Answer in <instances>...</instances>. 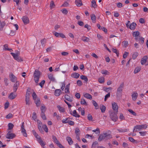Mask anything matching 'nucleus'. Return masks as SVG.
<instances>
[{"label":"nucleus","mask_w":148,"mask_h":148,"mask_svg":"<svg viewBox=\"0 0 148 148\" xmlns=\"http://www.w3.org/2000/svg\"><path fill=\"white\" fill-rule=\"evenodd\" d=\"M61 92L62 91L60 89H57L55 91V95L56 96H59Z\"/></svg>","instance_id":"18"},{"label":"nucleus","mask_w":148,"mask_h":148,"mask_svg":"<svg viewBox=\"0 0 148 148\" xmlns=\"http://www.w3.org/2000/svg\"><path fill=\"white\" fill-rule=\"evenodd\" d=\"M70 114L75 117H80V115L77 114L76 111L75 110L73 111V113L71 112Z\"/></svg>","instance_id":"22"},{"label":"nucleus","mask_w":148,"mask_h":148,"mask_svg":"<svg viewBox=\"0 0 148 148\" xmlns=\"http://www.w3.org/2000/svg\"><path fill=\"white\" fill-rule=\"evenodd\" d=\"M32 96L34 100H35L37 98L36 97L37 95L35 92H34L32 95Z\"/></svg>","instance_id":"58"},{"label":"nucleus","mask_w":148,"mask_h":148,"mask_svg":"<svg viewBox=\"0 0 148 148\" xmlns=\"http://www.w3.org/2000/svg\"><path fill=\"white\" fill-rule=\"evenodd\" d=\"M62 13L65 14H66L68 13V11L66 9H63L61 10Z\"/></svg>","instance_id":"64"},{"label":"nucleus","mask_w":148,"mask_h":148,"mask_svg":"<svg viewBox=\"0 0 148 148\" xmlns=\"http://www.w3.org/2000/svg\"><path fill=\"white\" fill-rule=\"evenodd\" d=\"M147 59V56H144L141 60V64L142 65L144 64L146 62Z\"/></svg>","instance_id":"15"},{"label":"nucleus","mask_w":148,"mask_h":148,"mask_svg":"<svg viewBox=\"0 0 148 148\" xmlns=\"http://www.w3.org/2000/svg\"><path fill=\"white\" fill-rule=\"evenodd\" d=\"M38 142L40 144V145L42 146H43L45 145L46 144L45 143H44L41 139H40L38 140Z\"/></svg>","instance_id":"42"},{"label":"nucleus","mask_w":148,"mask_h":148,"mask_svg":"<svg viewBox=\"0 0 148 148\" xmlns=\"http://www.w3.org/2000/svg\"><path fill=\"white\" fill-rule=\"evenodd\" d=\"M17 96L16 94H15L14 92L11 93L8 96V98L10 99H14Z\"/></svg>","instance_id":"13"},{"label":"nucleus","mask_w":148,"mask_h":148,"mask_svg":"<svg viewBox=\"0 0 148 148\" xmlns=\"http://www.w3.org/2000/svg\"><path fill=\"white\" fill-rule=\"evenodd\" d=\"M87 118L88 119L89 121H92V117L90 114H88Z\"/></svg>","instance_id":"52"},{"label":"nucleus","mask_w":148,"mask_h":148,"mask_svg":"<svg viewBox=\"0 0 148 148\" xmlns=\"http://www.w3.org/2000/svg\"><path fill=\"white\" fill-rule=\"evenodd\" d=\"M84 96L85 97L90 100L92 98V96L88 93H85Z\"/></svg>","instance_id":"21"},{"label":"nucleus","mask_w":148,"mask_h":148,"mask_svg":"<svg viewBox=\"0 0 148 148\" xmlns=\"http://www.w3.org/2000/svg\"><path fill=\"white\" fill-rule=\"evenodd\" d=\"M80 78L84 80L85 82H87L88 81V79L86 76L84 75H81L80 76Z\"/></svg>","instance_id":"32"},{"label":"nucleus","mask_w":148,"mask_h":148,"mask_svg":"<svg viewBox=\"0 0 148 148\" xmlns=\"http://www.w3.org/2000/svg\"><path fill=\"white\" fill-rule=\"evenodd\" d=\"M138 55V53L137 52H134L133 54L132 58L133 59H135Z\"/></svg>","instance_id":"50"},{"label":"nucleus","mask_w":148,"mask_h":148,"mask_svg":"<svg viewBox=\"0 0 148 148\" xmlns=\"http://www.w3.org/2000/svg\"><path fill=\"white\" fill-rule=\"evenodd\" d=\"M41 42L42 45L43 46H44L45 44L46 43V39L45 38H43V39L41 40Z\"/></svg>","instance_id":"51"},{"label":"nucleus","mask_w":148,"mask_h":148,"mask_svg":"<svg viewBox=\"0 0 148 148\" xmlns=\"http://www.w3.org/2000/svg\"><path fill=\"white\" fill-rule=\"evenodd\" d=\"M92 5L91 7L94 8H95L97 7V5L96 4V2L95 0H92Z\"/></svg>","instance_id":"36"},{"label":"nucleus","mask_w":148,"mask_h":148,"mask_svg":"<svg viewBox=\"0 0 148 148\" xmlns=\"http://www.w3.org/2000/svg\"><path fill=\"white\" fill-rule=\"evenodd\" d=\"M123 44L124 46L125 47L128 45V42L127 41H124L123 42Z\"/></svg>","instance_id":"63"},{"label":"nucleus","mask_w":148,"mask_h":148,"mask_svg":"<svg viewBox=\"0 0 148 148\" xmlns=\"http://www.w3.org/2000/svg\"><path fill=\"white\" fill-rule=\"evenodd\" d=\"M45 80H42L39 84V85L41 86V87H42L45 83Z\"/></svg>","instance_id":"60"},{"label":"nucleus","mask_w":148,"mask_h":148,"mask_svg":"<svg viewBox=\"0 0 148 148\" xmlns=\"http://www.w3.org/2000/svg\"><path fill=\"white\" fill-rule=\"evenodd\" d=\"M129 140L130 141L133 143H138V141L136 140H135L133 138L131 137H129Z\"/></svg>","instance_id":"44"},{"label":"nucleus","mask_w":148,"mask_h":148,"mask_svg":"<svg viewBox=\"0 0 148 148\" xmlns=\"http://www.w3.org/2000/svg\"><path fill=\"white\" fill-rule=\"evenodd\" d=\"M141 130L140 125H136L134 127L133 132H136Z\"/></svg>","instance_id":"14"},{"label":"nucleus","mask_w":148,"mask_h":148,"mask_svg":"<svg viewBox=\"0 0 148 148\" xmlns=\"http://www.w3.org/2000/svg\"><path fill=\"white\" fill-rule=\"evenodd\" d=\"M75 133L76 135L80 134V130L78 127H76L75 129Z\"/></svg>","instance_id":"48"},{"label":"nucleus","mask_w":148,"mask_h":148,"mask_svg":"<svg viewBox=\"0 0 148 148\" xmlns=\"http://www.w3.org/2000/svg\"><path fill=\"white\" fill-rule=\"evenodd\" d=\"M55 5L54 4V1H51L50 4V8L51 9H52L55 7Z\"/></svg>","instance_id":"49"},{"label":"nucleus","mask_w":148,"mask_h":148,"mask_svg":"<svg viewBox=\"0 0 148 148\" xmlns=\"http://www.w3.org/2000/svg\"><path fill=\"white\" fill-rule=\"evenodd\" d=\"M3 49L5 51H9L11 52L12 51V49H9L8 48V45L7 44H5L3 45Z\"/></svg>","instance_id":"23"},{"label":"nucleus","mask_w":148,"mask_h":148,"mask_svg":"<svg viewBox=\"0 0 148 148\" xmlns=\"http://www.w3.org/2000/svg\"><path fill=\"white\" fill-rule=\"evenodd\" d=\"M141 130L144 129H146L147 127V125L146 124L140 125Z\"/></svg>","instance_id":"59"},{"label":"nucleus","mask_w":148,"mask_h":148,"mask_svg":"<svg viewBox=\"0 0 148 148\" xmlns=\"http://www.w3.org/2000/svg\"><path fill=\"white\" fill-rule=\"evenodd\" d=\"M136 23L133 22L130 25V29L131 30H134L136 28Z\"/></svg>","instance_id":"17"},{"label":"nucleus","mask_w":148,"mask_h":148,"mask_svg":"<svg viewBox=\"0 0 148 148\" xmlns=\"http://www.w3.org/2000/svg\"><path fill=\"white\" fill-rule=\"evenodd\" d=\"M19 85V83L18 82H16L14 84L13 86V90L14 92H16Z\"/></svg>","instance_id":"12"},{"label":"nucleus","mask_w":148,"mask_h":148,"mask_svg":"<svg viewBox=\"0 0 148 148\" xmlns=\"http://www.w3.org/2000/svg\"><path fill=\"white\" fill-rule=\"evenodd\" d=\"M5 25V23L4 21L1 22L0 21V29H2Z\"/></svg>","instance_id":"38"},{"label":"nucleus","mask_w":148,"mask_h":148,"mask_svg":"<svg viewBox=\"0 0 148 148\" xmlns=\"http://www.w3.org/2000/svg\"><path fill=\"white\" fill-rule=\"evenodd\" d=\"M141 70L140 67H136L134 71V73L135 74H136L139 72Z\"/></svg>","instance_id":"47"},{"label":"nucleus","mask_w":148,"mask_h":148,"mask_svg":"<svg viewBox=\"0 0 148 148\" xmlns=\"http://www.w3.org/2000/svg\"><path fill=\"white\" fill-rule=\"evenodd\" d=\"M124 86V84L123 83H122L118 88L116 93L118 94H121L123 90V88Z\"/></svg>","instance_id":"7"},{"label":"nucleus","mask_w":148,"mask_h":148,"mask_svg":"<svg viewBox=\"0 0 148 148\" xmlns=\"http://www.w3.org/2000/svg\"><path fill=\"white\" fill-rule=\"evenodd\" d=\"M117 112L115 113L114 112H111L110 116L111 119L113 121H116L118 119V117L117 116Z\"/></svg>","instance_id":"4"},{"label":"nucleus","mask_w":148,"mask_h":148,"mask_svg":"<svg viewBox=\"0 0 148 148\" xmlns=\"http://www.w3.org/2000/svg\"><path fill=\"white\" fill-rule=\"evenodd\" d=\"M70 84H69L68 85L66 86L65 88V92L66 93H69L70 91L69 87H70Z\"/></svg>","instance_id":"31"},{"label":"nucleus","mask_w":148,"mask_h":148,"mask_svg":"<svg viewBox=\"0 0 148 148\" xmlns=\"http://www.w3.org/2000/svg\"><path fill=\"white\" fill-rule=\"evenodd\" d=\"M91 17V20L93 23H95L96 19V17L95 15L93 14H92L90 15Z\"/></svg>","instance_id":"26"},{"label":"nucleus","mask_w":148,"mask_h":148,"mask_svg":"<svg viewBox=\"0 0 148 148\" xmlns=\"http://www.w3.org/2000/svg\"><path fill=\"white\" fill-rule=\"evenodd\" d=\"M52 138L53 140V141L56 143V144L59 143V141L56 138L54 135H52Z\"/></svg>","instance_id":"35"},{"label":"nucleus","mask_w":148,"mask_h":148,"mask_svg":"<svg viewBox=\"0 0 148 148\" xmlns=\"http://www.w3.org/2000/svg\"><path fill=\"white\" fill-rule=\"evenodd\" d=\"M47 108L44 104H42L41 106V107L40 108V110L41 111V113H45Z\"/></svg>","instance_id":"28"},{"label":"nucleus","mask_w":148,"mask_h":148,"mask_svg":"<svg viewBox=\"0 0 148 148\" xmlns=\"http://www.w3.org/2000/svg\"><path fill=\"white\" fill-rule=\"evenodd\" d=\"M16 136L15 135L12 133H11L10 131H9L6 134L5 137L8 139H13Z\"/></svg>","instance_id":"6"},{"label":"nucleus","mask_w":148,"mask_h":148,"mask_svg":"<svg viewBox=\"0 0 148 148\" xmlns=\"http://www.w3.org/2000/svg\"><path fill=\"white\" fill-rule=\"evenodd\" d=\"M112 50L113 52L114 53H116V54L117 55V56H118L119 53L117 51V50L116 49H114L113 48H112Z\"/></svg>","instance_id":"53"},{"label":"nucleus","mask_w":148,"mask_h":148,"mask_svg":"<svg viewBox=\"0 0 148 148\" xmlns=\"http://www.w3.org/2000/svg\"><path fill=\"white\" fill-rule=\"evenodd\" d=\"M138 96V94L136 92H134L132 95V99L133 100H135L137 99V97Z\"/></svg>","instance_id":"24"},{"label":"nucleus","mask_w":148,"mask_h":148,"mask_svg":"<svg viewBox=\"0 0 148 148\" xmlns=\"http://www.w3.org/2000/svg\"><path fill=\"white\" fill-rule=\"evenodd\" d=\"M30 97H26L25 98V102L26 105H29L31 103L29 100Z\"/></svg>","instance_id":"37"},{"label":"nucleus","mask_w":148,"mask_h":148,"mask_svg":"<svg viewBox=\"0 0 148 148\" xmlns=\"http://www.w3.org/2000/svg\"><path fill=\"white\" fill-rule=\"evenodd\" d=\"M98 81L100 83H103L104 82V77L99 78L98 79Z\"/></svg>","instance_id":"54"},{"label":"nucleus","mask_w":148,"mask_h":148,"mask_svg":"<svg viewBox=\"0 0 148 148\" xmlns=\"http://www.w3.org/2000/svg\"><path fill=\"white\" fill-rule=\"evenodd\" d=\"M75 3L77 6H80L82 5L81 0H76Z\"/></svg>","instance_id":"27"},{"label":"nucleus","mask_w":148,"mask_h":148,"mask_svg":"<svg viewBox=\"0 0 148 148\" xmlns=\"http://www.w3.org/2000/svg\"><path fill=\"white\" fill-rule=\"evenodd\" d=\"M10 54L13 56L14 59L17 61L20 62L23 61L22 59L19 56L20 55V52L19 51L15 53L12 52L10 53Z\"/></svg>","instance_id":"3"},{"label":"nucleus","mask_w":148,"mask_h":148,"mask_svg":"<svg viewBox=\"0 0 148 148\" xmlns=\"http://www.w3.org/2000/svg\"><path fill=\"white\" fill-rule=\"evenodd\" d=\"M139 133L140 134L141 136H144L146 135L147 134V132L146 131L140 132Z\"/></svg>","instance_id":"61"},{"label":"nucleus","mask_w":148,"mask_h":148,"mask_svg":"<svg viewBox=\"0 0 148 148\" xmlns=\"http://www.w3.org/2000/svg\"><path fill=\"white\" fill-rule=\"evenodd\" d=\"M80 75L77 73H73L71 75V76L74 78L77 79L79 76Z\"/></svg>","instance_id":"16"},{"label":"nucleus","mask_w":148,"mask_h":148,"mask_svg":"<svg viewBox=\"0 0 148 148\" xmlns=\"http://www.w3.org/2000/svg\"><path fill=\"white\" fill-rule=\"evenodd\" d=\"M40 72L37 69L35 70L33 77H34V80L36 83H38L39 79L40 77Z\"/></svg>","instance_id":"2"},{"label":"nucleus","mask_w":148,"mask_h":148,"mask_svg":"<svg viewBox=\"0 0 148 148\" xmlns=\"http://www.w3.org/2000/svg\"><path fill=\"white\" fill-rule=\"evenodd\" d=\"M12 116L13 115L11 113H9L6 116V118L8 119H10L12 118Z\"/></svg>","instance_id":"62"},{"label":"nucleus","mask_w":148,"mask_h":148,"mask_svg":"<svg viewBox=\"0 0 148 148\" xmlns=\"http://www.w3.org/2000/svg\"><path fill=\"white\" fill-rule=\"evenodd\" d=\"M93 104L95 107V108L96 109H97L99 108V106L97 103L94 100L92 101Z\"/></svg>","instance_id":"33"},{"label":"nucleus","mask_w":148,"mask_h":148,"mask_svg":"<svg viewBox=\"0 0 148 148\" xmlns=\"http://www.w3.org/2000/svg\"><path fill=\"white\" fill-rule=\"evenodd\" d=\"M10 77L12 82H15L17 80V78L12 73L10 74Z\"/></svg>","instance_id":"11"},{"label":"nucleus","mask_w":148,"mask_h":148,"mask_svg":"<svg viewBox=\"0 0 148 148\" xmlns=\"http://www.w3.org/2000/svg\"><path fill=\"white\" fill-rule=\"evenodd\" d=\"M111 132L109 130L108 132L103 133L100 134L98 140L101 141L103 140H107L112 138V135L111 134Z\"/></svg>","instance_id":"1"},{"label":"nucleus","mask_w":148,"mask_h":148,"mask_svg":"<svg viewBox=\"0 0 148 148\" xmlns=\"http://www.w3.org/2000/svg\"><path fill=\"white\" fill-rule=\"evenodd\" d=\"M64 98L66 100L70 102H72L73 101L72 98H71L69 95H65Z\"/></svg>","instance_id":"25"},{"label":"nucleus","mask_w":148,"mask_h":148,"mask_svg":"<svg viewBox=\"0 0 148 148\" xmlns=\"http://www.w3.org/2000/svg\"><path fill=\"white\" fill-rule=\"evenodd\" d=\"M70 119V118L69 117H68L65 119H63L62 120V123H68V121Z\"/></svg>","instance_id":"40"},{"label":"nucleus","mask_w":148,"mask_h":148,"mask_svg":"<svg viewBox=\"0 0 148 148\" xmlns=\"http://www.w3.org/2000/svg\"><path fill=\"white\" fill-rule=\"evenodd\" d=\"M112 106L113 110L117 112H118V106L117 103L115 102L112 103Z\"/></svg>","instance_id":"10"},{"label":"nucleus","mask_w":148,"mask_h":148,"mask_svg":"<svg viewBox=\"0 0 148 148\" xmlns=\"http://www.w3.org/2000/svg\"><path fill=\"white\" fill-rule=\"evenodd\" d=\"M57 108L60 112H64V109L60 106L58 105L57 106Z\"/></svg>","instance_id":"39"},{"label":"nucleus","mask_w":148,"mask_h":148,"mask_svg":"<svg viewBox=\"0 0 148 148\" xmlns=\"http://www.w3.org/2000/svg\"><path fill=\"white\" fill-rule=\"evenodd\" d=\"M66 138V140L70 145H71L73 144V141L70 137L67 136Z\"/></svg>","instance_id":"20"},{"label":"nucleus","mask_w":148,"mask_h":148,"mask_svg":"<svg viewBox=\"0 0 148 148\" xmlns=\"http://www.w3.org/2000/svg\"><path fill=\"white\" fill-rule=\"evenodd\" d=\"M117 130L120 132H127L128 130V129H117Z\"/></svg>","instance_id":"34"},{"label":"nucleus","mask_w":148,"mask_h":148,"mask_svg":"<svg viewBox=\"0 0 148 148\" xmlns=\"http://www.w3.org/2000/svg\"><path fill=\"white\" fill-rule=\"evenodd\" d=\"M36 104V106L38 107L40 105V99L37 98L35 99V100H34Z\"/></svg>","instance_id":"30"},{"label":"nucleus","mask_w":148,"mask_h":148,"mask_svg":"<svg viewBox=\"0 0 148 148\" xmlns=\"http://www.w3.org/2000/svg\"><path fill=\"white\" fill-rule=\"evenodd\" d=\"M22 19L25 25L29 23V19L26 16H24L23 17Z\"/></svg>","instance_id":"9"},{"label":"nucleus","mask_w":148,"mask_h":148,"mask_svg":"<svg viewBox=\"0 0 148 148\" xmlns=\"http://www.w3.org/2000/svg\"><path fill=\"white\" fill-rule=\"evenodd\" d=\"M108 71L106 70H103L101 71V73L105 75H108Z\"/></svg>","instance_id":"57"},{"label":"nucleus","mask_w":148,"mask_h":148,"mask_svg":"<svg viewBox=\"0 0 148 148\" xmlns=\"http://www.w3.org/2000/svg\"><path fill=\"white\" fill-rule=\"evenodd\" d=\"M81 39L84 42H88L90 40L89 38L85 36H83L82 37Z\"/></svg>","instance_id":"29"},{"label":"nucleus","mask_w":148,"mask_h":148,"mask_svg":"<svg viewBox=\"0 0 148 148\" xmlns=\"http://www.w3.org/2000/svg\"><path fill=\"white\" fill-rule=\"evenodd\" d=\"M100 109L101 110V111L102 112H104L105 111L106 108L104 105H102L101 106H100Z\"/></svg>","instance_id":"43"},{"label":"nucleus","mask_w":148,"mask_h":148,"mask_svg":"<svg viewBox=\"0 0 148 148\" xmlns=\"http://www.w3.org/2000/svg\"><path fill=\"white\" fill-rule=\"evenodd\" d=\"M38 127L39 130L40 132H43L42 128L43 127V125H42V123L41 121L38 120L37 121Z\"/></svg>","instance_id":"8"},{"label":"nucleus","mask_w":148,"mask_h":148,"mask_svg":"<svg viewBox=\"0 0 148 148\" xmlns=\"http://www.w3.org/2000/svg\"><path fill=\"white\" fill-rule=\"evenodd\" d=\"M24 122L22 123V125L21 126V133H22L23 135L25 137H27V134L26 133V130L24 128Z\"/></svg>","instance_id":"5"},{"label":"nucleus","mask_w":148,"mask_h":148,"mask_svg":"<svg viewBox=\"0 0 148 148\" xmlns=\"http://www.w3.org/2000/svg\"><path fill=\"white\" fill-rule=\"evenodd\" d=\"M8 129L9 130H10L12 129L14 126V125H13V124L11 123H9L8 124Z\"/></svg>","instance_id":"46"},{"label":"nucleus","mask_w":148,"mask_h":148,"mask_svg":"<svg viewBox=\"0 0 148 148\" xmlns=\"http://www.w3.org/2000/svg\"><path fill=\"white\" fill-rule=\"evenodd\" d=\"M128 111L134 116H136V114L131 109H129Z\"/></svg>","instance_id":"56"},{"label":"nucleus","mask_w":148,"mask_h":148,"mask_svg":"<svg viewBox=\"0 0 148 148\" xmlns=\"http://www.w3.org/2000/svg\"><path fill=\"white\" fill-rule=\"evenodd\" d=\"M80 103L82 105H84L86 106L87 105V104L85 99H81Z\"/></svg>","instance_id":"45"},{"label":"nucleus","mask_w":148,"mask_h":148,"mask_svg":"<svg viewBox=\"0 0 148 148\" xmlns=\"http://www.w3.org/2000/svg\"><path fill=\"white\" fill-rule=\"evenodd\" d=\"M48 77L51 81L53 82H55V79L52 74H48Z\"/></svg>","instance_id":"19"},{"label":"nucleus","mask_w":148,"mask_h":148,"mask_svg":"<svg viewBox=\"0 0 148 148\" xmlns=\"http://www.w3.org/2000/svg\"><path fill=\"white\" fill-rule=\"evenodd\" d=\"M140 34V32L137 31L136 32H134L133 33V35L134 37H137L139 36Z\"/></svg>","instance_id":"41"},{"label":"nucleus","mask_w":148,"mask_h":148,"mask_svg":"<svg viewBox=\"0 0 148 148\" xmlns=\"http://www.w3.org/2000/svg\"><path fill=\"white\" fill-rule=\"evenodd\" d=\"M41 116L43 119L44 120H46V117L45 114V113H41Z\"/></svg>","instance_id":"55"}]
</instances>
